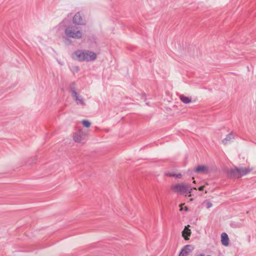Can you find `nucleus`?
<instances>
[{
    "label": "nucleus",
    "instance_id": "1",
    "mask_svg": "<svg viewBox=\"0 0 256 256\" xmlns=\"http://www.w3.org/2000/svg\"><path fill=\"white\" fill-rule=\"evenodd\" d=\"M98 57L97 52L88 49H77L71 54L73 60L80 62H93L97 60Z\"/></svg>",
    "mask_w": 256,
    "mask_h": 256
},
{
    "label": "nucleus",
    "instance_id": "2",
    "mask_svg": "<svg viewBox=\"0 0 256 256\" xmlns=\"http://www.w3.org/2000/svg\"><path fill=\"white\" fill-rule=\"evenodd\" d=\"M64 34L68 40H80L84 37L82 32L74 26H67L64 30Z\"/></svg>",
    "mask_w": 256,
    "mask_h": 256
},
{
    "label": "nucleus",
    "instance_id": "3",
    "mask_svg": "<svg viewBox=\"0 0 256 256\" xmlns=\"http://www.w3.org/2000/svg\"><path fill=\"white\" fill-rule=\"evenodd\" d=\"M188 188V185L186 183L180 182L173 184L171 186V190L175 193L180 194L186 196Z\"/></svg>",
    "mask_w": 256,
    "mask_h": 256
},
{
    "label": "nucleus",
    "instance_id": "4",
    "mask_svg": "<svg viewBox=\"0 0 256 256\" xmlns=\"http://www.w3.org/2000/svg\"><path fill=\"white\" fill-rule=\"evenodd\" d=\"M70 92L72 98L78 105L81 106L86 105V102L83 96L76 88H72Z\"/></svg>",
    "mask_w": 256,
    "mask_h": 256
},
{
    "label": "nucleus",
    "instance_id": "5",
    "mask_svg": "<svg viewBox=\"0 0 256 256\" xmlns=\"http://www.w3.org/2000/svg\"><path fill=\"white\" fill-rule=\"evenodd\" d=\"M86 134L84 130L78 129L74 132L72 136L73 140L77 143H82Z\"/></svg>",
    "mask_w": 256,
    "mask_h": 256
},
{
    "label": "nucleus",
    "instance_id": "6",
    "mask_svg": "<svg viewBox=\"0 0 256 256\" xmlns=\"http://www.w3.org/2000/svg\"><path fill=\"white\" fill-rule=\"evenodd\" d=\"M194 172L198 174H207L210 172V167L207 165H198L194 168Z\"/></svg>",
    "mask_w": 256,
    "mask_h": 256
},
{
    "label": "nucleus",
    "instance_id": "7",
    "mask_svg": "<svg viewBox=\"0 0 256 256\" xmlns=\"http://www.w3.org/2000/svg\"><path fill=\"white\" fill-rule=\"evenodd\" d=\"M224 172L227 176L230 178H239L238 168H227L225 170Z\"/></svg>",
    "mask_w": 256,
    "mask_h": 256
},
{
    "label": "nucleus",
    "instance_id": "8",
    "mask_svg": "<svg viewBox=\"0 0 256 256\" xmlns=\"http://www.w3.org/2000/svg\"><path fill=\"white\" fill-rule=\"evenodd\" d=\"M194 250V247L192 245H187L182 250L180 256H187Z\"/></svg>",
    "mask_w": 256,
    "mask_h": 256
},
{
    "label": "nucleus",
    "instance_id": "9",
    "mask_svg": "<svg viewBox=\"0 0 256 256\" xmlns=\"http://www.w3.org/2000/svg\"><path fill=\"white\" fill-rule=\"evenodd\" d=\"M220 242L222 246H228L230 244V238L226 232H222L220 236Z\"/></svg>",
    "mask_w": 256,
    "mask_h": 256
},
{
    "label": "nucleus",
    "instance_id": "10",
    "mask_svg": "<svg viewBox=\"0 0 256 256\" xmlns=\"http://www.w3.org/2000/svg\"><path fill=\"white\" fill-rule=\"evenodd\" d=\"M73 22L76 24H84L82 14L78 12L73 18Z\"/></svg>",
    "mask_w": 256,
    "mask_h": 256
},
{
    "label": "nucleus",
    "instance_id": "11",
    "mask_svg": "<svg viewBox=\"0 0 256 256\" xmlns=\"http://www.w3.org/2000/svg\"><path fill=\"white\" fill-rule=\"evenodd\" d=\"M189 226V225L186 226L184 230L182 232V236L185 240H188L189 236H190L192 234L191 230L188 228Z\"/></svg>",
    "mask_w": 256,
    "mask_h": 256
},
{
    "label": "nucleus",
    "instance_id": "12",
    "mask_svg": "<svg viewBox=\"0 0 256 256\" xmlns=\"http://www.w3.org/2000/svg\"><path fill=\"white\" fill-rule=\"evenodd\" d=\"M252 170V169L246 168H238V176L239 177L242 176L250 172Z\"/></svg>",
    "mask_w": 256,
    "mask_h": 256
},
{
    "label": "nucleus",
    "instance_id": "13",
    "mask_svg": "<svg viewBox=\"0 0 256 256\" xmlns=\"http://www.w3.org/2000/svg\"><path fill=\"white\" fill-rule=\"evenodd\" d=\"M232 138V133H230L226 135V138L222 140V143L226 145L228 144Z\"/></svg>",
    "mask_w": 256,
    "mask_h": 256
},
{
    "label": "nucleus",
    "instance_id": "14",
    "mask_svg": "<svg viewBox=\"0 0 256 256\" xmlns=\"http://www.w3.org/2000/svg\"><path fill=\"white\" fill-rule=\"evenodd\" d=\"M180 100L182 102L186 104H190L192 102V98L184 95H181L180 96Z\"/></svg>",
    "mask_w": 256,
    "mask_h": 256
},
{
    "label": "nucleus",
    "instance_id": "15",
    "mask_svg": "<svg viewBox=\"0 0 256 256\" xmlns=\"http://www.w3.org/2000/svg\"><path fill=\"white\" fill-rule=\"evenodd\" d=\"M202 204L206 209H210L213 206L212 202L208 199L204 200Z\"/></svg>",
    "mask_w": 256,
    "mask_h": 256
},
{
    "label": "nucleus",
    "instance_id": "16",
    "mask_svg": "<svg viewBox=\"0 0 256 256\" xmlns=\"http://www.w3.org/2000/svg\"><path fill=\"white\" fill-rule=\"evenodd\" d=\"M81 124L84 127L86 128H90L92 125L91 122L89 120H82L81 122Z\"/></svg>",
    "mask_w": 256,
    "mask_h": 256
},
{
    "label": "nucleus",
    "instance_id": "17",
    "mask_svg": "<svg viewBox=\"0 0 256 256\" xmlns=\"http://www.w3.org/2000/svg\"><path fill=\"white\" fill-rule=\"evenodd\" d=\"M197 190L196 188V187H194L193 188H188V190L187 192V196L188 197H190L192 196V190Z\"/></svg>",
    "mask_w": 256,
    "mask_h": 256
},
{
    "label": "nucleus",
    "instance_id": "18",
    "mask_svg": "<svg viewBox=\"0 0 256 256\" xmlns=\"http://www.w3.org/2000/svg\"><path fill=\"white\" fill-rule=\"evenodd\" d=\"M170 176H174V177H175L177 178H181L182 176V174H171L170 175Z\"/></svg>",
    "mask_w": 256,
    "mask_h": 256
},
{
    "label": "nucleus",
    "instance_id": "19",
    "mask_svg": "<svg viewBox=\"0 0 256 256\" xmlns=\"http://www.w3.org/2000/svg\"><path fill=\"white\" fill-rule=\"evenodd\" d=\"M204 186H202L200 187H199L198 189L200 190V191H202L204 190Z\"/></svg>",
    "mask_w": 256,
    "mask_h": 256
},
{
    "label": "nucleus",
    "instance_id": "20",
    "mask_svg": "<svg viewBox=\"0 0 256 256\" xmlns=\"http://www.w3.org/2000/svg\"><path fill=\"white\" fill-rule=\"evenodd\" d=\"M184 205V204H182L180 205V211H182V210H183V208H182V206Z\"/></svg>",
    "mask_w": 256,
    "mask_h": 256
},
{
    "label": "nucleus",
    "instance_id": "21",
    "mask_svg": "<svg viewBox=\"0 0 256 256\" xmlns=\"http://www.w3.org/2000/svg\"><path fill=\"white\" fill-rule=\"evenodd\" d=\"M193 200H194V199H193V198H190V201L192 202Z\"/></svg>",
    "mask_w": 256,
    "mask_h": 256
},
{
    "label": "nucleus",
    "instance_id": "22",
    "mask_svg": "<svg viewBox=\"0 0 256 256\" xmlns=\"http://www.w3.org/2000/svg\"><path fill=\"white\" fill-rule=\"evenodd\" d=\"M184 210H188V208H187V207H185Z\"/></svg>",
    "mask_w": 256,
    "mask_h": 256
},
{
    "label": "nucleus",
    "instance_id": "23",
    "mask_svg": "<svg viewBox=\"0 0 256 256\" xmlns=\"http://www.w3.org/2000/svg\"><path fill=\"white\" fill-rule=\"evenodd\" d=\"M193 183H194V184L196 183V181L194 180L193 181Z\"/></svg>",
    "mask_w": 256,
    "mask_h": 256
},
{
    "label": "nucleus",
    "instance_id": "24",
    "mask_svg": "<svg viewBox=\"0 0 256 256\" xmlns=\"http://www.w3.org/2000/svg\"><path fill=\"white\" fill-rule=\"evenodd\" d=\"M205 193L206 194H207L208 193V192L206 190L205 191Z\"/></svg>",
    "mask_w": 256,
    "mask_h": 256
},
{
    "label": "nucleus",
    "instance_id": "25",
    "mask_svg": "<svg viewBox=\"0 0 256 256\" xmlns=\"http://www.w3.org/2000/svg\"><path fill=\"white\" fill-rule=\"evenodd\" d=\"M178 256H180V255Z\"/></svg>",
    "mask_w": 256,
    "mask_h": 256
}]
</instances>
